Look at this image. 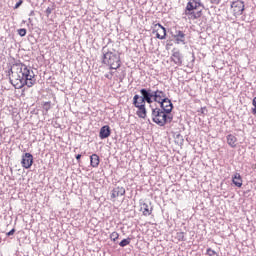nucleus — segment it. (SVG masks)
<instances>
[{
  "mask_svg": "<svg viewBox=\"0 0 256 256\" xmlns=\"http://www.w3.org/2000/svg\"><path fill=\"white\" fill-rule=\"evenodd\" d=\"M10 71V81L15 89H22L25 85L27 87H33V85L37 83V79H35V72L29 69L25 64H14Z\"/></svg>",
  "mask_w": 256,
  "mask_h": 256,
  "instance_id": "f257e3e1",
  "label": "nucleus"
},
{
  "mask_svg": "<svg viewBox=\"0 0 256 256\" xmlns=\"http://www.w3.org/2000/svg\"><path fill=\"white\" fill-rule=\"evenodd\" d=\"M140 93L142 96H139L138 94L134 95L133 105L137 109L136 115H138L140 119H145V117H147V108L145 105L146 103L151 105V103H153V100L151 99V96L149 95V91H147V89H141Z\"/></svg>",
  "mask_w": 256,
  "mask_h": 256,
  "instance_id": "f03ea898",
  "label": "nucleus"
},
{
  "mask_svg": "<svg viewBox=\"0 0 256 256\" xmlns=\"http://www.w3.org/2000/svg\"><path fill=\"white\" fill-rule=\"evenodd\" d=\"M103 60L104 65H108L110 69H119L121 67V56L115 53V50H107L103 48Z\"/></svg>",
  "mask_w": 256,
  "mask_h": 256,
  "instance_id": "7ed1b4c3",
  "label": "nucleus"
},
{
  "mask_svg": "<svg viewBox=\"0 0 256 256\" xmlns=\"http://www.w3.org/2000/svg\"><path fill=\"white\" fill-rule=\"evenodd\" d=\"M152 121L156 123V125H159V127H165L167 123L173 121V116L168 115V113L161 110V108H153Z\"/></svg>",
  "mask_w": 256,
  "mask_h": 256,
  "instance_id": "20e7f679",
  "label": "nucleus"
},
{
  "mask_svg": "<svg viewBox=\"0 0 256 256\" xmlns=\"http://www.w3.org/2000/svg\"><path fill=\"white\" fill-rule=\"evenodd\" d=\"M201 7V2L197 0H189L186 6L185 15L188 19L195 21V19H199L201 17V11L195 12V10Z\"/></svg>",
  "mask_w": 256,
  "mask_h": 256,
  "instance_id": "39448f33",
  "label": "nucleus"
},
{
  "mask_svg": "<svg viewBox=\"0 0 256 256\" xmlns=\"http://www.w3.org/2000/svg\"><path fill=\"white\" fill-rule=\"evenodd\" d=\"M245 11V2L236 0L231 4V13L234 17H241Z\"/></svg>",
  "mask_w": 256,
  "mask_h": 256,
  "instance_id": "423d86ee",
  "label": "nucleus"
},
{
  "mask_svg": "<svg viewBox=\"0 0 256 256\" xmlns=\"http://www.w3.org/2000/svg\"><path fill=\"white\" fill-rule=\"evenodd\" d=\"M153 35H156V39L163 40L167 37V30L160 23L154 24L152 27Z\"/></svg>",
  "mask_w": 256,
  "mask_h": 256,
  "instance_id": "0eeeda50",
  "label": "nucleus"
},
{
  "mask_svg": "<svg viewBox=\"0 0 256 256\" xmlns=\"http://www.w3.org/2000/svg\"><path fill=\"white\" fill-rule=\"evenodd\" d=\"M149 92V95L151 96V99L156 102V103H162L167 99V95L165 92L161 90H156L153 93H151V90H147Z\"/></svg>",
  "mask_w": 256,
  "mask_h": 256,
  "instance_id": "6e6552de",
  "label": "nucleus"
},
{
  "mask_svg": "<svg viewBox=\"0 0 256 256\" xmlns=\"http://www.w3.org/2000/svg\"><path fill=\"white\" fill-rule=\"evenodd\" d=\"M21 165L24 169H31L33 166V154L25 153L22 155Z\"/></svg>",
  "mask_w": 256,
  "mask_h": 256,
  "instance_id": "1a4fd4ad",
  "label": "nucleus"
},
{
  "mask_svg": "<svg viewBox=\"0 0 256 256\" xmlns=\"http://www.w3.org/2000/svg\"><path fill=\"white\" fill-rule=\"evenodd\" d=\"M126 191L125 188L123 186H117L115 188L112 189L110 197H111V201H115V199L119 198V197H123V195H125Z\"/></svg>",
  "mask_w": 256,
  "mask_h": 256,
  "instance_id": "9d476101",
  "label": "nucleus"
},
{
  "mask_svg": "<svg viewBox=\"0 0 256 256\" xmlns=\"http://www.w3.org/2000/svg\"><path fill=\"white\" fill-rule=\"evenodd\" d=\"M160 107L162 111L168 114L173 111V103H171V100H169V98H166L162 103H160Z\"/></svg>",
  "mask_w": 256,
  "mask_h": 256,
  "instance_id": "9b49d317",
  "label": "nucleus"
},
{
  "mask_svg": "<svg viewBox=\"0 0 256 256\" xmlns=\"http://www.w3.org/2000/svg\"><path fill=\"white\" fill-rule=\"evenodd\" d=\"M171 61H173L175 65H178V67H181V65H183V57L181 56V52L174 51L171 56Z\"/></svg>",
  "mask_w": 256,
  "mask_h": 256,
  "instance_id": "f8f14e48",
  "label": "nucleus"
},
{
  "mask_svg": "<svg viewBox=\"0 0 256 256\" xmlns=\"http://www.w3.org/2000/svg\"><path fill=\"white\" fill-rule=\"evenodd\" d=\"M174 39L177 43V45H185V34L181 30H176L174 34Z\"/></svg>",
  "mask_w": 256,
  "mask_h": 256,
  "instance_id": "ddd939ff",
  "label": "nucleus"
},
{
  "mask_svg": "<svg viewBox=\"0 0 256 256\" xmlns=\"http://www.w3.org/2000/svg\"><path fill=\"white\" fill-rule=\"evenodd\" d=\"M111 136V128L109 127V125L103 126L100 129V133H99V137L100 139H107V137Z\"/></svg>",
  "mask_w": 256,
  "mask_h": 256,
  "instance_id": "4468645a",
  "label": "nucleus"
},
{
  "mask_svg": "<svg viewBox=\"0 0 256 256\" xmlns=\"http://www.w3.org/2000/svg\"><path fill=\"white\" fill-rule=\"evenodd\" d=\"M232 183L236 186V187H243V178L241 177V174L239 173H235L232 176Z\"/></svg>",
  "mask_w": 256,
  "mask_h": 256,
  "instance_id": "2eb2a0df",
  "label": "nucleus"
},
{
  "mask_svg": "<svg viewBox=\"0 0 256 256\" xmlns=\"http://www.w3.org/2000/svg\"><path fill=\"white\" fill-rule=\"evenodd\" d=\"M140 211H142L145 217H149L153 213V208L149 209V204L144 202L141 204Z\"/></svg>",
  "mask_w": 256,
  "mask_h": 256,
  "instance_id": "dca6fc26",
  "label": "nucleus"
},
{
  "mask_svg": "<svg viewBox=\"0 0 256 256\" xmlns=\"http://www.w3.org/2000/svg\"><path fill=\"white\" fill-rule=\"evenodd\" d=\"M99 163H101V160H100V158H99V155H97V154H92V155L90 156V165H91V167L97 168V167H99Z\"/></svg>",
  "mask_w": 256,
  "mask_h": 256,
  "instance_id": "f3484780",
  "label": "nucleus"
},
{
  "mask_svg": "<svg viewBox=\"0 0 256 256\" xmlns=\"http://www.w3.org/2000/svg\"><path fill=\"white\" fill-rule=\"evenodd\" d=\"M227 143L230 147L235 149V147H237V137H235L233 134H229L227 136Z\"/></svg>",
  "mask_w": 256,
  "mask_h": 256,
  "instance_id": "a211bd4d",
  "label": "nucleus"
},
{
  "mask_svg": "<svg viewBox=\"0 0 256 256\" xmlns=\"http://www.w3.org/2000/svg\"><path fill=\"white\" fill-rule=\"evenodd\" d=\"M131 244V238L128 237L126 239H123L120 243H119V246L120 247H127V245H130Z\"/></svg>",
  "mask_w": 256,
  "mask_h": 256,
  "instance_id": "6ab92c4d",
  "label": "nucleus"
},
{
  "mask_svg": "<svg viewBox=\"0 0 256 256\" xmlns=\"http://www.w3.org/2000/svg\"><path fill=\"white\" fill-rule=\"evenodd\" d=\"M110 239H111V241H113V242L115 243V241H117V239H119V233H117V232H112V233L110 234Z\"/></svg>",
  "mask_w": 256,
  "mask_h": 256,
  "instance_id": "aec40b11",
  "label": "nucleus"
},
{
  "mask_svg": "<svg viewBox=\"0 0 256 256\" xmlns=\"http://www.w3.org/2000/svg\"><path fill=\"white\" fill-rule=\"evenodd\" d=\"M206 254L209 255V256H219V254L211 248L207 249Z\"/></svg>",
  "mask_w": 256,
  "mask_h": 256,
  "instance_id": "412c9836",
  "label": "nucleus"
},
{
  "mask_svg": "<svg viewBox=\"0 0 256 256\" xmlns=\"http://www.w3.org/2000/svg\"><path fill=\"white\" fill-rule=\"evenodd\" d=\"M18 35H20V37H25V35H27V29L25 28L18 29Z\"/></svg>",
  "mask_w": 256,
  "mask_h": 256,
  "instance_id": "4be33fe9",
  "label": "nucleus"
},
{
  "mask_svg": "<svg viewBox=\"0 0 256 256\" xmlns=\"http://www.w3.org/2000/svg\"><path fill=\"white\" fill-rule=\"evenodd\" d=\"M177 237L179 241H184L185 240V233L184 232H177Z\"/></svg>",
  "mask_w": 256,
  "mask_h": 256,
  "instance_id": "5701e85b",
  "label": "nucleus"
},
{
  "mask_svg": "<svg viewBox=\"0 0 256 256\" xmlns=\"http://www.w3.org/2000/svg\"><path fill=\"white\" fill-rule=\"evenodd\" d=\"M252 105L254 108H252V113L253 115H256V97H254L253 101H252Z\"/></svg>",
  "mask_w": 256,
  "mask_h": 256,
  "instance_id": "b1692460",
  "label": "nucleus"
},
{
  "mask_svg": "<svg viewBox=\"0 0 256 256\" xmlns=\"http://www.w3.org/2000/svg\"><path fill=\"white\" fill-rule=\"evenodd\" d=\"M21 5H23V0H20L19 2H17L14 6V9H19Z\"/></svg>",
  "mask_w": 256,
  "mask_h": 256,
  "instance_id": "393cba45",
  "label": "nucleus"
},
{
  "mask_svg": "<svg viewBox=\"0 0 256 256\" xmlns=\"http://www.w3.org/2000/svg\"><path fill=\"white\" fill-rule=\"evenodd\" d=\"M6 235H7V237H11L12 235H15V228L10 230Z\"/></svg>",
  "mask_w": 256,
  "mask_h": 256,
  "instance_id": "a878e982",
  "label": "nucleus"
},
{
  "mask_svg": "<svg viewBox=\"0 0 256 256\" xmlns=\"http://www.w3.org/2000/svg\"><path fill=\"white\" fill-rule=\"evenodd\" d=\"M210 3H212L213 5H219V3H221V0H209Z\"/></svg>",
  "mask_w": 256,
  "mask_h": 256,
  "instance_id": "bb28decb",
  "label": "nucleus"
},
{
  "mask_svg": "<svg viewBox=\"0 0 256 256\" xmlns=\"http://www.w3.org/2000/svg\"><path fill=\"white\" fill-rule=\"evenodd\" d=\"M51 13H53V10L48 7V8L46 9V15H47V17H49V15H51Z\"/></svg>",
  "mask_w": 256,
  "mask_h": 256,
  "instance_id": "cd10ccee",
  "label": "nucleus"
},
{
  "mask_svg": "<svg viewBox=\"0 0 256 256\" xmlns=\"http://www.w3.org/2000/svg\"><path fill=\"white\" fill-rule=\"evenodd\" d=\"M76 160L78 161V163L81 162V154H77V155H76Z\"/></svg>",
  "mask_w": 256,
  "mask_h": 256,
  "instance_id": "c85d7f7f",
  "label": "nucleus"
},
{
  "mask_svg": "<svg viewBox=\"0 0 256 256\" xmlns=\"http://www.w3.org/2000/svg\"><path fill=\"white\" fill-rule=\"evenodd\" d=\"M105 77L106 79H113V74H106Z\"/></svg>",
  "mask_w": 256,
  "mask_h": 256,
  "instance_id": "c756f323",
  "label": "nucleus"
},
{
  "mask_svg": "<svg viewBox=\"0 0 256 256\" xmlns=\"http://www.w3.org/2000/svg\"><path fill=\"white\" fill-rule=\"evenodd\" d=\"M46 105H49V102H47Z\"/></svg>",
  "mask_w": 256,
  "mask_h": 256,
  "instance_id": "7c9ffc66",
  "label": "nucleus"
}]
</instances>
